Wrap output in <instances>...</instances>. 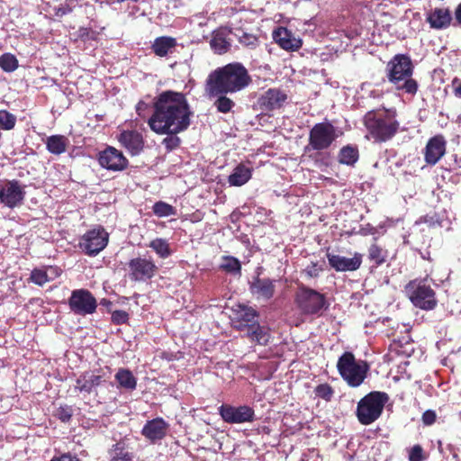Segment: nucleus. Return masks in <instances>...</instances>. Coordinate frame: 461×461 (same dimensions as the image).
Returning a JSON list of instances; mask_svg holds the SVG:
<instances>
[{
    "mask_svg": "<svg viewBox=\"0 0 461 461\" xmlns=\"http://www.w3.org/2000/svg\"><path fill=\"white\" fill-rule=\"evenodd\" d=\"M395 108L381 107L368 111L363 123L368 136L374 142L384 143L391 140L400 131L401 123Z\"/></svg>",
    "mask_w": 461,
    "mask_h": 461,
    "instance_id": "7ed1b4c3",
    "label": "nucleus"
},
{
    "mask_svg": "<svg viewBox=\"0 0 461 461\" xmlns=\"http://www.w3.org/2000/svg\"><path fill=\"white\" fill-rule=\"evenodd\" d=\"M431 283L432 280L428 277L415 278L405 285L404 293L413 306L423 311H432L438 306L437 294Z\"/></svg>",
    "mask_w": 461,
    "mask_h": 461,
    "instance_id": "39448f33",
    "label": "nucleus"
},
{
    "mask_svg": "<svg viewBox=\"0 0 461 461\" xmlns=\"http://www.w3.org/2000/svg\"><path fill=\"white\" fill-rule=\"evenodd\" d=\"M423 449L420 445L413 446L409 451V461H423Z\"/></svg>",
    "mask_w": 461,
    "mask_h": 461,
    "instance_id": "8fccbe9b",
    "label": "nucleus"
},
{
    "mask_svg": "<svg viewBox=\"0 0 461 461\" xmlns=\"http://www.w3.org/2000/svg\"><path fill=\"white\" fill-rule=\"evenodd\" d=\"M426 22L433 30H446L453 26L454 16L448 7H435L426 15Z\"/></svg>",
    "mask_w": 461,
    "mask_h": 461,
    "instance_id": "6ab92c4d",
    "label": "nucleus"
},
{
    "mask_svg": "<svg viewBox=\"0 0 461 461\" xmlns=\"http://www.w3.org/2000/svg\"><path fill=\"white\" fill-rule=\"evenodd\" d=\"M314 393L318 398L330 402L334 394V390L329 384L325 383L317 385Z\"/></svg>",
    "mask_w": 461,
    "mask_h": 461,
    "instance_id": "37998d69",
    "label": "nucleus"
},
{
    "mask_svg": "<svg viewBox=\"0 0 461 461\" xmlns=\"http://www.w3.org/2000/svg\"><path fill=\"white\" fill-rule=\"evenodd\" d=\"M321 271L322 268L318 267V263L312 262L311 265L307 266V267L303 270V274L308 278H315L319 276Z\"/></svg>",
    "mask_w": 461,
    "mask_h": 461,
    "instance_id": "3c124183",
    "label": "nucleus"
},
{
    "mask_svg": "<svg viewBox=\"0 0 461 461\" xmlns=\"http://www.w3.org/2000/svg\"><path fill=\"white\" fill-rule=\"evenodd\" d=\"M53 11H54L55 16L63 17L64 15L70 14L73 11V9L68 4H65V5H60L59 6L54 7Z\"/></svg>",
    "mask_w": 461,
    "mask_h": 461,
    "instance_id": "603ef678",
    "label": "nucleus"
},
{
    "mask_svg": "<svg viewBox=\"0 0 461 461\" xmlns=\"http://www.w3.org/2000/svg\"><path fill=\"white\" fill-rule=\"evenodd\" d=\"M50 461H81L77 456L71 454H63L59 457H53Z\"/></svg>",
    "mask_w": 461,
    "mask_h": 461,
    "instance_id": "13d9d810",
    "label": "nucleus"
},
{
    "mask_svg": "<svg viewBox=\"0 0 461 461\" xmlns=\"http://www.w3.org/2000/svg\"><path fill=\"white\" fill-rule=\"evenodd\" d=\"M228 94H219L215 97L214 106L221 113H227L234 107L235 103L227 96Z\"/></svg>",
    "mask_w": 461,
    "mask_h": 461,
    "instance_id": "58836bf2",
    "label": "nucleus"
},
{
    "mask_svg": "<svg viewBox=\"0 0 461 461\" xmlns=\"http://www.w3.org/2000/svg\"><path fill=\"white\" fill-rule=\"evenodd\" d=\"M249 290L258 299L270 300L276 291L275 281L270 278L255 277L250 283Z\"/></svg>",
    "mask_w": 461,
    "mask_h": 461,
    "instance_id": "5701e85b",
    "label": "nucleus"
},
{
    "mask_svg": "<svg viewBox=\"0 0 461 461\" xmlns=\"http://www.w3.org/2000/svg\"><path fill=\"white\" fill-rule=\"evenodd\" d=\"M112 461H134V456L123 442L116 443L110 451Z\"/></svg>",
    "mask_w": 461,
    "mask_h": 461,
    "instance_id": "c9c22d12",
    "label": "nucleus"
},
{
    "mask_svg": "<svg viewBox=\"0 0 461 461\" xmlns=\"http://www.w3.org/2000/svg\"><path fill=\"white\" fill-rule=\"evenodd\" d=\"M114 378L121 389L131 392L137 387V378L130 369L119 368Z\"/></svg>",
    "mask_w": 461,
    "mask_h": 461,
    "instance_id": "473e14b6",
    "label": "nucleus"
},
{
    "mask_svg": "<svg viewBox=\"0 0 461 461\" xmlns=\"http://www.w3.org/2000/svg\"><path fill=\"white\" fill-rule=\"evenodd\" d=\"M61 270L57 267H45L42 268H34L32 270L29 281L39 285L43 286L45 284L59 277Z\"/></svg>",
    "mask_w": 461,
    "mask_h": 461,
    "instance_id": "393cba45",
    "label": "nucleus"
},
{
    "mask_svg": "<svg viewBox=\"0 0 461 461\" xmlns=\"http://www.w3.org/2000/svg\"><path fill=\"white\" fill-rule=\"evenodd\" d=\"M72 412L70 405H60L56 411V415L60 420L67 422L70 420Z\"/></svg>",
    "mask_w": 461,
    "mask_h": 461,
    "instance_id": "09e8293b",
    "label": "nucleus"
},
{
    "mask_svg": "<svg viewBox=\"0 0 461 461\" xmlns=\"http://www.w3.org/2000/svg\"><path fill=\"white\" fill-rule=\"evenodd\" d=\"M210 45L214 52L220 55L226 53L230 48V43L222 33L213 34Z\"/></svg>",
    "mask_w": 461,
    "mask_h": 461,
    "instance_id": "4c0bfd02",
    "label": "nucleus"
},
{
    "mask_svg": "<svg viewBox=\"0 0 461 461\" xmlns=\"http://www.w3.org/2000/svg\"><path fill=\"white\" fill-rule=\"evenodd\" d=\"M219 269L232 276H240L241 263L233 256H222Z\"/></svg>",
    "mask_w": 461,
    "mask_h": 461,
    "instance_id": "f704fd0d",
    "label": "nucleus"
},
{
    "mask_svg": "<svg viewBox=\"0 0 461 461\" xmlns=\"http://www.w3.org/2000/svg\"><path fill=\"white\" fill-rule=\"evenodd\" d=\"M272 37L281 49L287 51H297L303 45L302 40L296 38L292 31L285 27H277L274 30Z\"/></svg>",
    "mask_w": 461,
    "mask_h": 461,
    "instance_id": "aec40b11",
    "label": "nucleus"
},
{
    "mask_svg": "<svg viewBox=\"0 0 461 461\" xmlns=\"http://www.w3.org/2000/svg\"><path fill=\"white\" fill-rule=\"evenodd\" d=\"M111 320L115 325L125 324L129 321V313L122 310H116L112 312Z\"/></svg>",
    "mask_w": 461,
    "mask_h": 461,
    "instance_id": "a18cd8bd",
    "label": "nucleus"
},
{
    "mask_svg": "<svg viewBox=\"0 0 461 461\" xmlns=\"http://www.w3.org/2000/svg\"><path fill=\"white\" fill-rule=\"evenodd\" d=\"M176 46V40L169 36H160L155 39L151 49L156 56L166 57Z\"/></svg>",
    "mask_w": 461,
    "mask_h": 461,
    "instance_id": "2f4dec72",
    "label": "nucleus"
},
{
    "mask_svg": "<svg viewBox=\"0 0 461 461\" xmlns=\"http://www.w3.org/2000/svg\"><path fill=\"white\" fill-rule=\"evenodd\" d=\"M148 246L161 258H167L172 254L170 245L165 239L157 238L152 240Z\"/></svg>",
    "mask_w": 461,
    "mask_h": 461,
    "instance_id": "e433bc0d",
    "label": "nucleus"
},
{
    "mask_svg": "<svg viewBox=\"0 0 461 461\" xmlns=\"http://www.w3.org/2000/svg\"><path fill=\"white\" fill-rule=\"evenodd\" d=\"M453 94L456 98H461V80L458 77L453 78L451 81Z\"/></svg>",
    "mask_w": 461,
    "mask_h": 461,
    "instance_id": "5fc2aeb1",
    "label": "nucleus"
},
{
    "mask_svg": "<svg viewBox=\"0 0 461 461\" xmlns=\"http://www.w3.org/2000/svg\"><path fill=\"white\" fill-rule=\"evenodd\" d=\"M118 140L131 156L140 154L144 148L143 137L137 131H122Z\"/></svg>",
    "mask_w": 461,
    "mask_h": 461,
    "instance_id": "412c9836",
    "label": "nucleus"
},
{
    "mask_svg": "<svg viewBox=\"0 0 461 461\" xmlns=\"http://www.w3.org/2000/svg\"><path fill=\"white\" fill-rule=\"evenodd\" d=\"M220 413L229 423L251 421L254 417V411L249 405H221Z\"/></svg>",
    "mask_w": 461,
    "mask_h": 461,
    "instance_id": "dca6fc26",
    "label": "nucleus"
},
{
    "mask_svg": "<svg viewBox=\"0 0 461 461\" xmlns=\"http://www.w3.org/2000/svg\"><path fill=\"white\" fill-rule=\"evenodd\" d=\"M68 306L74 314L86 316L95 312L97 301L89 290L76 289L68 298Z\"/></svg>",
    "mask_w": 461,
    "mask_h": 461,
    "instance_id": "9d476101",
    "label": "nucleus"
},
{
    "mask_svg": "<svg viewBox=\"0 0 461 461\" xmlns=\"http://www.w3.org/2000/svg\"><path fill=\"white\" fill-rule=\"evenodd\" d=\"M167 428L168 425L163 419L157 418L149 420L144 425L141 432L146 438L151 442H156L157 440L162 439L166 436Z\"/></svg>",
    "mask_w": 461,
    "mask_h": 461,
    "instance_id": "b1692460",
    "label": "nucleus"
},
{
    "mask_svg": "<svg viewBox=\"0 0 461 461\" xmlns=\"http://www.w3.org/2000/svg\"><path fill=\"white\" fill-rule=\"evenodd\" d=\"M16 123V116L6 110H0V128L2 130H13Z\"/></svg>",
    "mask_w": 461,
    "mask_h": 461,
    "instance_id": "79ce46f5",
    "label": "nucleus"
},
{
    "mask_svg": "<svg viewBox=\"0 0 461 461\" xmlns=\"http://www.w3.org/2000/svg\"><path fill=\"white\" fill-rule=\"evenodd\" d=\"M436 413L434 411L428 410L422 415V421L425 425L429 426L436 420Z\"/></svg>",
    "mask_w": 461,
    "mask_h": 461,
    "instance_id": "864d4df0",
    "label": "nucleus"
},
{
    "mask_svg": "<svg viewBox=\"0 0 461 461\" xmlns=\"http://www.w3.org/2000/svg\"><path fill=\"white\" fill-rule=\"evenodd\" d=\"M447 140L441 134L431 137L423 150L424 160L428 165H436L445 155Z\"/></svg>",
    "mask_w": 461,
    "mask_h": 461,
    "instance_id": "f3484780",
    "label": "nucleus"
},
{
    "mask_svg": "<svg viewBox=\"0 0 461 461\" xmlns=\"http://www.w3.org/2000/svg\"><path fill=\"white\" fill-rule=\"evenodd\" d=\"M192 112L183 93L167 90L154 101V113L148 121L158 134H178L190 125Z\"/></svg>",
    "mask_w": 461,
    "mask_h": 461,
    "instance_id": "f257e3e1",
    "label": "nucleus"
},
{
    "mask_svg": "<svg viewBox=\"0 0 461 461\" xmlns=\"http://www.w3.org/2000/svg\"><path fill=\"white\" fill-rule=\"evenodd\" d=\"M158 269L152 258L137 257L128 262L129 276L131 280L136 282L151 279L156 276Z\"/></svg>",
    "mask_w": 461,
    "mask_h": 461,
    "instance_id": "f8f14e48",
    "label": "nucleus"
},
{
    "mask_svg": "<svg viewBox=\"0 0 461 461\" xmlns=\"http://www.w3.org/2000/svg\"><path fill=\"white\" fill-rule=\"evenodd\" d=\"M337 369L342 379L351 387L359 386L367 376L369 365L357 360L350 351H345L338 359Z\"/></svg>",
    "mask_w": 461,
    "mask_h": 461,
    "instance_id": "423d86ee",
    "label": "nucleus"
},
{
    "mask_svg": "<svg viewBox=\"0 0 461 461\" xmlns=\"http://www.w3.org/2000/svg\"><path fill=\"white\" fill-rule=\"evenodd\" d=\"M47 150L53 155H61L67 151L69 145V140L61 134L49 136L46 140Z\"/></svg>",
    "mask_w": 461,
    "mask_h": 461,
    "instance_id": "c756f323",
    "label": "nucleus"
},
{
    "mask_svg": "<svg viewBox=\"0 0 461 461\" xmlns=\"http://www.w3.org/2000/svg\"><path fill=\"white\" fill-rule=\"evenodd\" d=\"M359 158V151L357 146H343L338 155V160L342 165L353 167Z\"/></svg>",
    "mask_w": 461,
    "mask_h": 461,
    "instance_id": "72a5a7b5",
    "label": "nucleus"
},
{
    "mask_svg": "<svg viewBox=\"0 0 461 461\" xmlns=\"http://www.w3.org/2000/svg\"><path fill=\"white\" fill-rule=\"evenodd\" d=\"M376 228L372 226L371 224H366L365 227H362L359 230V233L363 236L375 235L376 234Z\"/></svg>",
    "mask_w": 461,
    "mask_h": 461,
    "instance_id": "4d7b16f0",
    "label": "nucleus"
},
{
    "mask_svg": "<svg viewBox=\"0 0 461 461\" xmlns=\"http://www.w3.org/2000/svg\"><path fill=\"white\" fill-rule=\"evenodd\" d=\"M168 136L166 137L162 144L165 146L166 149L167 151H171L175 149H176L180 145V139L176 136V134H167Z\"/></svg>",
    "mask_w": 461,
    "mask_h": 461,
    "instance_id": "49530a36",
    "label": "nucleus"
},
{
    "mask_svg": "<svg viewBox=\"0 0 461 461\" xmlns=\"http://www.w3.org/2000/svg\"><path fill=\"white\" fill-rule=\"evenodd\" d=\"M384 405H357L356 414L361 424L368 425L382 414Z\"/></svg>",
    "mask_w": 461,
    "mask_h": 461,
    "instance_id": "bb28decb",
    "label": "nucleus"
},
{
    "mask_svg": "<svg viewBox=\"0 0 461 461\" xmlns=\"http://www.w3.org/2000/svg\"><path fill=\"white\" fill-rule=\"evenodd\" d=\"M338 138V131L332 123L318 122L310 130L308 144L304 148V152L308 153L312 150L319 152L328 149Z\"/></svg>",
    "mask_w": 461,
    "mask_h": 461,
    "instance_id": "6e6552de",
    "label": "nucleus"
},
{
    "mask_svg": "<svg viewBox=\"0 0 461 461\" xmlns=\"http://www.w3.org/2000/svg\"><path fill=\"white\" fill-rule=\"evenodd\" d=\"M109 234L101 227L87 230L80 239L78 247L87 256L95 257L107 246Z\"/></svg>",
    "mask_w": 461,
    "mask_h": 461,
    "instance_id": "1a4fd4ad",
    "label": "nucleus"
},
{
    "mask_svg": "<svg viewBox=\"0 0 461 461\" xmlns=\"http://www.w3.org/2000/svg\"><path fill=\"white\" fill-rule=\"evenodd\" d=\"M78 38L82 41H97L98 32L86 27H80L78 29Z\"/></svg>",
    "mask_w": 461,
    "mask_h": 461,
    "instance_id": "de8ad7c7",
    "label": "nucleus"
},
{
    "mask_svg": "<svg viewBox=\"0 0 461 461\" xmlns=\"http://www.w3.org/2000/svg\"><path fill=\"white\" fill-rule=\"evenodd\" d=\"M258 312L251 307L239 305L232 319L234 328L238 330H246L258 321Z\"/></svg>",
    "mask_w": 461,
    "mask_h": 461,
    "instance_id": "4be33fe9",
    "label": "nucleus"
},
{
    "mask_svg": "<svg viewBox=\"0 0 461 461\" xmlns=\"http://www.w3.org/2000/svg\"><path fill=\"white\" fill-rule=\"evenodd\" d=\"M252 83L251 76L240 62H231L217 68L207 77L205 92L209 96L219 94H235Z\"/></svg>",
    "mask_w": 461,
    "mask_h": 461,
    "instance_id": "f03ea898",
    "label": "nucleus"
},
{
    "mask_svg": "<svg viewBox=\"0 0 461 461\" xmlns=\"http://www.w3.org/2000/svg\"><path fill=\"white\" fill-rule=\"evenodd\" d=\"M146 107H147V104L145 102H143V101L139 102L137 104V107H136L137 113L140 115L141 111L144 110Z\"/></svg>",
    "mask_w": 461,
    "mask_h": 461,
    "instance_id": "bf43d9fd",
    "label": "nucleus"
},
{
    "mask_svg": "<svg viewBox=\"0 0 461 461\" xmlns=\"http://www.w3.org/2000/svg\"><path fill=\"white\" fill-rule=\"evenodd\" d=\"M411 387L406 384H395L390 387L389 393L373 391L365 395L357 403H387L389 401L405 402L409 401L407 394Z\"/></svg>",
    "mask_w": 461,
    "mask_h": 461,
    "instance_id": "9b49d317",
    "label": "nucleus"
},
{
    "mask_svg": "<svg viewBox=\"0 0 461 461\" xmlns=\"http://www.w3.org/2000/svg\"><path fill=\"white\" fill-rule=\"evenodd\" d=\"M100 303H101L102 305H104V306H107V307H108V306H110V305H112V302H111V301H109V300H107V299H102Z\"/></svg>",
    "mask_w": 461,
    "mask_h": 461,
    "instance_id": "052dcab7",
    "label": "nucleus"
},
{
    "mask_svg": "<svg viewBox=\"0 0 461 461\" xmlns=\"http://www.w3.org/2000/svg\"><path fill=\"white\" fill-rule=\"evenodd\" d=\"M326 257L330 267L337 272L356 271L362 264V254L355 252L353 258H346L333 253H327Z\"/></svg>",
    "mask_w": 461,
    "mask_h": 461,
    "instance_id": "a211bd4d",
    "label": "nucleus"
},
{
    "mask_svg": "<svg viewBox=\"0 0 461 461\" xmlns=\"http://www.w3.org/2000/svg\"><path fill=\"white\" fill-rule=\"evenodd\" d=\"M453 26L461 27V2L455 8Z\"/></svg>",
    "mask_w": 461,
    "mask_h": 461,
    "instance_id": "6e6d98bb",
    "label": "nucleus"
},
{
    "mask_svg": "<svg viewBox=\"0 0 461 461\" xmlns=\"http://www.w3.org/2000/svg\"><path fill=\"white\" fill-rule=\"evenodd\" d=\"M239 42L244 47L255 49L258 45V38L254 34L243 32L242 34L239 36Z\"/></svg>",
    "mask_w": 461,
    "mask_h": 461,
    "instance_id": "c03bdc74",
    "label": "nucleus"
},
{
    "mask_svg": "<svg viewBox=\"0 0 461 461\" xmlns=\"http://www.w3.org/2000/svg\"><path fill=\"white\" fill-rule=\"evenodd\" d=\"M153 212L158 217H167L176 214V209L171 204L162 201L154 203L152 207Z\"/></svg>",
    "mask_w": 461,
    "mask_h": 461,
    "instance_id": "a19ab883",
    "label": "nucleus"
},
{
    "mask_svg": "<svg viewBox=\"0 0 461 461\" xmlns=\"http://www.w3.org/2000/svg\"><path fill=\"white\" fill-rule=\"evenodd\" d=\"M252 176V168L240 163L233 169L228 177V183L232 186L245 185Z\"/></svg>",
    "mask_w": 461,
    "mask_h": 461,
    "instance_id": "7c9ffc66",
    "label": "nucleus"
},
{
    "mask_svg": "<svg viewBox=\"0 0 461 461\" xmlns=\"http://www.w3.org/2000/svg\"><path fill=\"white\" fill-rule=\"evenodd\" d=\"M97 161L102 167L114 172L122 171L129 165V160L122 152L112 146H107L98 153Z\"/></svg>",
    "mask_w": 461,
    "mask_h": 461,
    "instance_id": "ddd939ff",
    "label": "nucleus"
},
{
    "mask_svg": "<svg viewBox=\"0 0 461 461\" xmlns=\"http://www.w3.org/2000/svg\"><path fill=\"white\" fill-rule=\"evenodd\" d=\"M316 156H317V154H315V155H310V158H313L315 161H317Z\"/></svg>",
    "mask_w": 461,
    "mask_h": 461,
    "instance_id": "680f3d73",
    "label": "nucleus"
},
{
    "mask_svg": "<svg viewBox=\"0 0 461 461\" xmlns=\"http://www.w3.org/2000/svg\"><path fill=\"white\" fill-rule=\"evenodd\" d=\"M389 251L385 247L378 243V238L375 237L367 249V259L372 267H378L387 262Z\"/></svg>",
    "mask_w": 461,
    "mask_h": 461,
    "instance_id": "a878e982",
    "label": "nucleus"
},
{
    "mask_svg": "<svg viewBox=\"0 0 461 461\" xmlns=\"http://www.w3.org/2000/svg\"><path fill=\"white\" fill-rule=\"evenodd\" d=\"M2 203L14 209L21 205L25 197L24 186L18 180H9L1 188Z\"/></svg>",
    "mask_w": 461,
    "mask_h": 461,
    "instance_id": "2eb2a0df",
    "label": "nucleus"
},
{
    "mask_svg": "<svg viewBox=\"0 0 461 461\" xmlns=\"http://www.w3.org/2000/svg\"><path fill=\"white\" fill-rule=\"evenodd\" d=\"M294 303L301 313L312 316H321L330 306L324 294H321L303 284L298 285L294 295Z\"/></svg>",
    "mask_w": 461,
    "mask_h": 461,
    "instance_id": "0eeeda50",
    "label": "nucleus"
},
{
    "mask_svg": "<svg viewBox=\"0 0 461 461\" xmlns=\"http://www.w3.org/2000/svg\"><path fill=\"white\" fill-rule=\"evenodd\" d=\"M104 381L102 375H96L94 372H85L77 379L76 387L81 392L91 393L94 388Z\"/></svg>",
    "mask_w": 461,
    "mask_h": 461,
    "instance_id": "c85d7f7f",
    "label": "nucleus"
},
{
    "mask_svg": "<svg viewBox=\"0 0 461 461\" xmlns=\"http://www.w3.org/2000/svg\"><path fill=\"white\" fill-rule=\"evenodd\" d=\"M246 337L256 344L266 346L268 344L271 335L269 329L261 326L258 321L256 323H252L249 329L246 330Z\"/></svg>",
    "mask_w": 461,
    "mask_h": 461,
    "instance_id": "cd10ccee",
    "label": "nucleus"
},
{
    "mask_svg": "<svg viewBox=\"0 0 461 461\" xmlns=\"http://www.w3.org/2000/svg\"><path fill=\"white\" fill-rule=\"evenodd\" d=\"M0 68L5 72H14L18 68V59L14 54L5 53L0 56Z\"/></svg>",
    "mask_w": 461,
    "mask_h": 461,
    "instance_id": "ea45409f",
    "label": "nucleus"
},
{
    "mask_svg": "<svg viewBox=\"0 0 461 461\" xmlns=\"http://www.w3.org/2000/svg\"><path fill=\"white\" fill-rule=\"evenodd\" d=\"M414 66L407 54L394 55L386 65V77L396 90L415 95L419 84L413 78Z\"/></svg>",
    "mask_w": 461,
    "mask_h": 461,
    "instance_id": "20e7f679",
    "label": "nucleus"
},
{
    "mask_svg": "<svg viewBox=\"0 0 461 461\" xmlns=\"http://www.w3.org/2000/svg\"><path fill=\"white\" fill-rule=\"evenodd\" d=\"M287 100L288 95L285 91L274 87L267 89L260 95L258 104L264 112H273L282 108Z\"/></svg>",
    "mask_w": 461,
    "mask_h": 461,
    "instance_id": "4468645a",
    "label": "nucleus"
}]
</instances>
